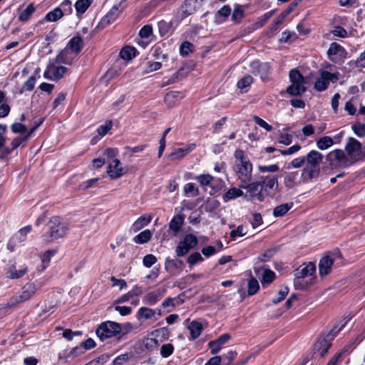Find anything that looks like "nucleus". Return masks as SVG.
Returning a JSON list of instances; mask_svg holds the SVG:
<instances>
[{"instance_id":"c9c22d12","label":"nucleus","mask_w":365,"mask_h":365,"mask_svg":"<svg viewBox=\"0 0 365 365\" xmlns=\"http://www.w3.org/2000/svg\"><path fill=\"white\" fill-rule=\"evenodd\" d=\"M304 83H292L287 88L286 92L291 96H299L306 91Z\"/></svg>"},{"instance_id":"5701e85b","label":"nucleus","mask_w":365,"mask_h":365,"mask_svg":"<svg viewBox=\"0 0 365 365\" xmlns=\"http://www.w3.org/2000/svg\"><path fill=\"white\" fill-rule=\"evenodd\" d=\"M315 282V277H311L308 279L299 278L294 276V287L296 290H307L311 287Z\"/></svg>"},{"instance_id":"5fc2aeb1","label":"nucleus","mask_w":365,"mask_h":365,"mask_svg":"<svg viewBox=\"0 0 365 365\" xmlns=\"http://www.w3.org/2000/svg\"><path fill=\"white\" fill-rule=\"evenodd\" d=\"M276 278V274L274 271L266 269L264 270L262 277V284L264 287L266 284H271Z\"/></svg>"},{"instance_id":"c756f323","label":"nucleus","mask_w":365,"mask_h":365,"mask_svg":"<svg viewBox=\"0 0 365 365\" xmlns=\"http://www.w3.org/2000/svg\"><path fill=\"white\" fill-rule=\"evenodd\" d=\"M184 266V263L182 260L178 259H170V257H166L165 261V268L168 272H173L175 270H181L182 269Z\"/></svg>"},{"instance_id":"dca6fc26","label":"nucleus","mask_w":365,"mask_h":365,"mask_svg":"<svg viewBox=\"0 0 365 365\" xmlns=\"http://www.w3.org/2000/svg\"><path fill=\"white\" fill-rule=\"evenodd\" d=\"M200 6V0H185L181 5L182 18L185 19L194 14Z\"/></svg>"},{"instance_id":"8fccbe9b","label":"nucleus","mask_w":365,"mask_h":365,"mask_svg":"<svg viewBox=\"0 0 365 365\" xmlns=\"http://www.w3.org/2000/svg\"><path fill=\"white\" fill-rule=\"evenodd\" d=\"M333 138L330 136H323L317 140V146L319 149L324 150L334 145Z\"/></svg>"},{"instance_id":"37998d69","label":"nucleus","mask_w":365,"mask_h":365,"mask_svg":"<svg viewBox=\"0 0 365 365\" xmlns=\"http://www.w3.org/2000/svg\"><path fill=\"white\" fill-rule=\"evenodd\" d=\"M36 9L34 5V3H30L26 9L21 11L19 14V20L20 21H27L31 17L32 14L35 12Z\"/></svg>"},{"instance_id":"f704fd0d","label":"nucleus","mask_w":365,"mask_h":365,"mask_svg":"<svg viewBox=\"0 0 365 365\" xmlns=\"http://www.w3.org/2000/svg\"><path fill=\"white\" fill-rule=\"evenodd\" d=\"M361 149V143L353 137H349L345 146V150L349 155Z\"/></svg>"},{"instance_id":"72a5a7b5","label":"nucleus","mask_w":365,"mask_h":365,"mask_svg":"<svg viewBox=\"0 0 365 365\" xmlns=\"http://www.w3.org/2000/svg\"><path fill=\"white\" fill-rule=\"evenodd\" d=\"M71 51L66 47L63 48L56 57L57 63L71 65L73 62V57L71 56Z\"/></svg>"},{"instance_id":"9d476101","label":"nucleus","mask_w":365,"mask_h":365,"mask_svg":"<svg viewBox=\"0 0 365 365\" xmlns=\"http://www.w3.org/2000/svg\"><path fill=\"white\" fill-rule=\"evenodd\" d=\"M250 68L255 75H259L263 82L269 80L270 64L268 62H260L259 60L253 61L250 63Z\"/></svg>"},{"instance_id":"680f3d73","label":"nucleus","mask_w":365,"mask_h":365,"mask_svg":"<svg viewBox=\"0 0 365 365\" xmlns=\"http://www.w3.org/2000/svg\"><path fill=\"white\" fill-rule=\"evenodd\" d=\"M184 192L185 195H190L192 197H196L199 195L200 191L197 187L193 182H188L184 185Z\"/></svg>"},{"instance_id":"79ce46f5","label":"nucleus","mask_w":365,"mask_h":365,"mask_svg":"<svg viewBox=\"0 0 365 365\" xmlns=\"http://www.w3.org/2000/svg\"><path fill=\"white\" fill-rule=\"evenodd\" d=\"M180 297H167L165 299V300L162 302L161 307L163 308H168L167 310L168 312H170L175 310L177 305H179L180 303L179 302Z\"/></svg>"},{"instance_id":"bf43d9fd","label":"nucleus","mask_w":365,"mask_h":365,"mask_svg":"<svg viewBox=\"0 0 365 365\" xmlns=\"http://www.w3.org/2000/svg\"><path fill=\"white\" fill-rule=\"evenodd\" d=\"M195 46L190 41H183L180 46V54L182 56H187L194 51Z\"/></svg>"},{"instance_id":"49530a36","label":"nucleus","mask_w":365,"mask_h":365,"mask_svg":"<svg viewBox=\"0 0 365 365\" xmlns=\"http://www.w3.org/2000/svg\"><path fill=\"white\" fill-rule=\"evenodd\" d=\"M93 1V0H77L74 5L77 15L84 14Z\"/></svg>"},{"instance_id":"4d7b16f0","label":"nucleus","mask_w":365,"mask_h":365,"mask_svg":"<svg viewBox=\"0 0 365 365\" xmlns=\"http://www.w3.org/2000/svg\"><path fill=\"white\" fill-rule=\"evenodd\" d=\"M56 253V250H48L40 255L43 264V269L48 266L51 257H53Z\"/></svg>"},{"instance_id":"f8f14e48","label":"nucleus","mask_w":365,"mask_h":365,"mask_svg":"<svg viewBox=\"0 0 365 365\" xmlns=\"http://www.w3.org/2000/svg\"><path fill=\"white\" fill-rule=\"evenodd\" d=\"M331 341L325 333L322 334L313 346L314 354L319 353L321 357H324L331 348Z\"/></svg>"},{"instance_id":"de8ad7c7","label":"nucleus","mask_w":365,"mask_h":365,"mask_svg":"<svg viewBox=\"0 0 365 365\" xmlns=\"http://www.w3.org/2000/svg\"><path fill=\"white\" fill-rule=\"evenodd\" d=\"M51 69L53 70V81H58L61 79L64 74L68 71V68L63 66H56L53 63L51 62Z\"/></svg>"},{"instance_id":"1a4fd4ad","label":"nucleus","mask_w":365,"mask_h":365,"mask_svg":"<svg viewBox=\"0 0 365 365\" xmlns=\"http://www.w3.org/2000/svg\"><path fill=\"white\" fill-rule=\"evenodd\" d=\"M29 139L26 134L14 138L11 141L10 146L4 148L1 152L0 159L4 160L7 158L19 147L25 148Z\"/></svg>"},{"instance_id":"a19ab883","label":"nucleus","mask_w":365,"mask_h":365,"mask_svg":"<svg viewBox=\"0 0 365 365\" xmlns=\"http://www.w3.org/2000/svg\"><path fill=\"white\" fill-rule=\"evenodd\" d=\"M155 309H153L151 308H148L146 307H142L138 309V311L136 314V318L138 320H140L142 319H151L153 317H155Z\"/></svg>"},{"instance_id":"e433bc0d","label":"nucleus","mask_w":365,"mask_h":365,"mask_svg":"<svg viewBox=\"0 0 365 365\" xmlns=\"http://www.w3.org/2000/svg\"><path fill=\"white\" fill-rule=\"evenodd\" d=\"M242 188L239 187H231L222 195V200L224 202H227L231 200L236 199L237 197H241L244 195L241 190Z\"/></svg>"},{"instance_id":"7c9ffc66","label":"nucleus","mask_w":365,"mask_h":365,"mask_svg":"<svg viewBox=\"0 0 365 365\" xmlns=\"http://www.w3.org/2000/svg\"><path fill=\"white\" fill-rule=\"evenodd\" d=\"M62 17H63L62 11H61L60 9H58V7H56L53 10L50 11L49 12H48L46 14V16L43 17V19L40 20L38 22V24H43L45 21L55 22V21L59 20Z\"/></svg>"},{"instance_id":"c03bdc74","label":"nucleus","mask_w":365,"mask_h":365,"mask_svg":"<svg viewBox=\"0 0 365 365\" xmlns=\"http://www.w3.org/2000/svg\"><path fill=\"white\" fill-rule=\"evenodd\" d=\"M152 237V232L150 230H145L135 235L133 240L137 244H145L150 240Z\"/></svg>"},{"instance_id":"39448f33","label":"nucleus","mask_w":365,"mask_h":365,"mask_svg":"<svg viewBox=\"0 0 365 365\" xmlns=\"http://www.w3.org/2000/svg\"><path fill=\"white\" fill-rule=\"evenodd\" d=\"M339 76L338 72L331 73L328 71H321L320 76L314 82V88L319 92L327 90L330 82L335 83L339 81Z\"/></svg>"},{"instance_id":"aec40b11","label":"nucleus","mask_w":365,"mask_h":365,"mask_svg":"<svg viewBox=\"0 0 365 365\" xmlns=\"http://www.w3.org/2000/svg\"><path fill=\"white\" fill-rule=\"evenodd\" d=\"M166 289H157L154 291L148 292L143 298V301L146 304L155 305L165 294Z\"/></svg>"},{"instance_id":"ea45409f","label":"nucleus","mask_w":365,"mask_h":365,"mask_svg":"<svg viewBox=\"0 0 365 365\" xmlns=\"http://www.w3.org/2000/svg\"><path fill=\"white\" fill-rule=\"evenodd\" d=\"M298 175V171L285 173L284 176V185L287 189H292L295 186Z\"/></svg>"},{"instance_id":"09e8293b","label":"nucleus","mask_w":365,"mask_h":365,"mask_svg":"<svg viewBox=\"0 0 365 365\" xmlns=\"http://www.w3.org/2000/svg\"><path fill=\"white\" fill-rule=\"evenodd\" d=\"M143 345L147 351L151 352L158 349L160 343L158 342V339H155L154 336L145 337L143 339Z\"/></svg>"},{"instance_id":"473e14b6","label":"nucleus","mask_w":365,"mask_h":365,"mask_svg":"<svg viewBox=\"0 0 365 365\" xmlns=\"http://www.w3.org/2000/svg\"><path fill=\"white\" fill-rule=\"evenodd\" d=\"M151 336H154L155 339H158V342H163L169 339L170 331L168 327H161L152 331L150 333Z\"/></svg>"},{"instance_id":"cd10ccee","label":"nucleus","mask_w":365,"mask_h":365,"mask_svg":"<svg viewBox=\"0 0 365 365\" xmlns=\"http://www.w3.org/2000/svg\"><path fill=\"white\" fill-rule=\"evenodd\" d=\"M152 220L150 215H143L139 217L132 225L131 229L136 232L147 226Z\"/></svg>"},{"instance_id":"603ef678","label":"nucleus","mask_w":365,"mask_h":365,"mask_svg":"<svg viewBox=\"0 0 365 365\" xmlns=\"http://www.w3.org/2000/svg\"><path fill=\"white\" fill-rule=\"evenodd\" d=\"M326 158L327 160L331 161L333 160H336L339 162L342 161L346 158L344 152L341 149H336L333 151L329 152Z\"/></svg>"},{"instance_id":"69168bd1","label":"nucleus","mask_w":365,"mask_h":365,"mask_svg":"<svg viewBox=\"0 0 365 365\" xmlns=\"http://www.w3.org/2000/svg\"><path fill=\"white\" fill-rule=\"evenodd\" d=\"M237 352L236 351L230 350L227 351V353L224 354L222 356H220L222 357V362L225 365H230L232 361L237 357Z\"/></svg>"},{"instance_id":"bb28decb","label":"nucleus","mask_w":365,"mask_h":365,"mask_svg":"<svg viewBox=\"0 0 365 365\" xmlns=\"http://www.w3.org/2000/svg\"><path fill=\"white\" fill-rule=\"evenodd\" d=\"M253 83V77L247 74L238 80L237 83V88L240 90L242 93H246L248 92Z\"/></svg>"},{"instance_id":"a18cd8bd","label":"nucleus","mask_w":365,"mask_h":365,"mask_svg":"<svg viewBox=\"0 0 365 365\" xmlns=\"http://www.w3.org/2000/svg\"><path fill=\"white\" fill-rule=\"evenodd\" d=\"M180 94V91H170L165 96L164 102L168 107H174L177 104Z\"/></svg>"},{"instance_id":"338daca9","label":"nucleus","mask_w":365,"mask_h":365,"mask_svg":"<svg viewBox=\"0 0 365 365\" xmlns=\"http://www.w3.org/2000/svg\"><path fill=\"white\" fill-rule=\"evenodd\" d=\"M174 350L175 347L173 344L168 343L162 345L160 353L162 357L168 358L173 354Z\"/></svg>"},{"instance_id":"9b49d317","label":"nucleus","mask_w":365,"mask_h":365,"mask_svg":"<svg viewBox=\"0 0 365 365\" xmlns=\"http://www.w3.org/2000/svg\"><path fill=\"white\" fill-rule=\"evenodd\" d=\"M237 175L240 183H246L252 180V164L250 160L243 161L237 164Z\"/></svg>"},{"instance_id":"a878e982","label":"nucleus","mask_w":365,"mask_h":365,"mask_svg":"<svg viewBox=\"0 0 365 365\" xmlns=\"http://www.w3.org/2000/svg\"><path fill=\"white\" fill-rule=\"evenodd\" d=\"M351 318L352 317L348 316L347 317H345L342 320L339 321L331 329L329 332L325 334V335L331 341H333L336 334L345 327V325Z\"/></svg>"},{"instance_id":"20e7f679","label":"nucleus","mask_w":365,"mask_h":365,"mask_svg":"<svg viewBox=\"0 0 365 365\" xmlns=\"http://www.w3.org/2000/svg\"><path fill=\"white\" fill-rule=\"evenodd\" d=\"M37 289L34 283L28 282L22 288L19 295L11 297L5 305L6 309H11L19 304L29 300L36 293Z\"/></svg>"},{"instance_id":"4468645a","label":"nucleus","mask_w":365,"mask_h":365,"mask_svg":"<svg viewBox=\"0 0 365 365\" xmlns=\"http://www.w3.org/2000/svg\"><path fill=\"white\" fill-rule=\"evenodd\" d=\"M112 163H110L108 167L106 172L108 176L112 180H116L122 177L125 173L121 166V163L118 159L115 158L112 159Z\"/></svg>"},{"instance_id":"58836bf2","label":"nucleus","mask_w":365,"mask_h":365,"mask_svg":"<svg viewBox=\"0 0 365 365\" xmlns=\"http://www.w3.org/2000/svg\"><path fill=\"white\" fill-rule=\"evenodd\" d=\"M184 223V217L181 215H175L169 223V228L175 233L180 231L182 226Z\"/></svg>"},{"instance_id":"f03ea898","label":"nucleus","mask_w":365,"mask_h":365,"mask_svg":"<svg viewBox=\"0 0 365 365\" xmlns=\"http://www.w3.org/2000/svg\"><path fill=\"white\" fill-rule=\"evenodd\" d=\"M68 230V225L61 217L53 216L46 222V230L41 238L44 242L51 243L64 237Z\"/></svg>"},{"instance_id":"6ab92c4d","label":"nucleus","mask_w":365,"mask_h":365,"mask_svg":"<svg viewBox=\"0 0 365 365\" xmlns=\"http://www.w3.org/2000/svg\"><path fill=\"white\" fill-rule=\"evenodd\" d=\"M316 272V266L314 262H309L307 264H303L300 267L294 271V276L299 278H306L312 277Z\"/></svg>"},{"instance_id":"e2e57ef3","label":"nucleus","mask_w":365,"mask_h":365,"mask_svg":"<svg viewBox=\"0 0 365 365\" xmlns=\"http://www.w3.org/2000/svg\"><path fill=\"white\" fill-rule=\"evenodd\" d=\"M112 127L113 121L111 120H107L103 125H101L97 128L96 131L100 136L103 137L108 133Z\"/></svg>"},{"instance_id":"7ed1b4c3","label":"nucleus","mask_w":365,"mask_h":365,"mask_svg":"<svg viewBox=\"0 0 365 365\" xmlns=\"http://www.w3.org/2000/svg\"><path fill=\"white\" fill-rule=\"evenodd\" d=\"M122 327L121 324L113 322L106 321L101 322L96 329V334L101 341H104L108 339L118 336L121 334Z\"/></svg>"},{"instance_id":"4c0bfd02","label":"nucleus","mask_w":365,"mask_h":365,"mask_svg":"<svg viewBox=\"0 0 365 365\" xmlns=\"http://www.w3.org/2000/svg\"><path fill=\"white\" fill-rule=\"evenodd\" d=\"M292 202L281 204L275 207L273 210V215L275 217H279L285 215L293 207Z\"/></svg>"},{"instance_id":"0eeeda50","label":"nucleus","mask_w":365,"mask_h":365,"mask_svg":"<svg viewBox=\"0 0 365 365\" xmlns=\"http://www.w3.org/2000/svg\"><path fill=\"white\" fill-rule=\"evenodd\" d=\"M262 190L267 197H274L279 190L278 175H262L259 177Z\"/></svg>"},{"instance_id":"774afa93","label":"nucleus","mask_w":365,"mask_h":365,"mask_svg":"<svg viewBox=\"0 0 365 365\" xmlns=\"http://www.w3.org/2000/svg\"><path fill=\"white\" fill-rule=\"evenodd\" d=\"M351 129L359 138L365 137V123H356L352 125Z\"/></svg>"},{"instance_id":"864d4df0","label":"nucleus","mask_w":365,"mask_h":365,"mask_svg":"<svg viewBox=\"0 0 365 365\" xmlns=\"http://www.w3.org/2000/svg\"><path fill=\"white\" fill-rule=\"evenodd\" d=\"M182 243L185 244L190 250H192L197 246L198 240L194 234L189 233L183 237Z\"/></svg>"},{"instance_id":"423d86ee","label":"nucleus","mask_w":365,"mask_h":365,"mask_svg":"<svg viewBox=\"0 0 365 365\" xmlns=\"http://www.w3.org/2000/svg\"><path fill=\"white\" fill-rule=\"evenodd\" d=\"M123 1H125V0H122L118 4L113 5L107 14L101 18L97 25L98 29H105L113 23L122 14L125 9V6H121Z\"/></svg>"},{"instance_id":"c85d7f7f","label":"nucleus","mask_w":365,"mask_h":365,"mask_svg":"<svg viewBox=\"0 0 365 365\" xmlns=\"http://www.w3.org/2000/svg\"><path fill=\"white\" fill-rule=\"evenodd\" d=\"M273 14H274V11H269L264 14L258 19L257 21H256L253 25H252L251 26H249L247 28V29H248L247 33L253 32L255 30L263 27L266 24V23L268 21V20L272 16Z\"/></svg>"},{"instance_id":"a211bd4d","label":"nucleus","mask_w":365,"mask_h":365,"mask_svg":"<svg viewBox=\"0 0 365 365\" xmlns=\"http://www.w3.org/2000/svg\"><path fill=\"white\" fill-rule=\"evenodd\" d=\"M196 146L195 143H190L185 148H176L169 154L168 158L172 160H180L195 150Z\"/></svg>"},{"instance_id":"6e6552de","label":"nucleus","mask_w":365,"mask_h":365,"mask_svg":"<svg viewBox=\"0 0 365 365\" xmlns=\"http://www.w3.org/2000/svg\"><path fill=\"white\" fill-rule=\"evenodd\" d=\"M347 53V51L336 42H332L327 52L329 59L334 63H344Z\"/></svg>"},{"instance_id":"052dcab7","label":"nucleus","mask_w":365,"mask_h":365,"mask_svg":"<svg viewBox=\"0 0 365 365\" xmlns=\"http://www.w3.org/2000/svg\"><path fill=\"white\" fill-rule=\"evenodd\" d=\"M11 130L14 134H21V135H24L27 134V127L26 125L15 122L11 125Z\"/></svg>"},{"instance_id":"ddd939ff","label":"nucleus","mask_w":365,"mask_h":365,"mask_svg":"<svg viewBox=\"0 0 365 365\" xmlns=\"http://www.w3.org/2000/svg\"><path fill=\"white\" fill-rule=\"evenodd\" d=\"M118 155V150L116 148H107L103 152V158H98L93 160V165L95 169L102 168L106 162L110 161Z\"/></svg>"},{"instance_id":"2eb2a0df","label":"nucleus","mask_w":365,"mask_h":365,"mask_svg":"<svg viewBox=\"0 0 365 365\" xmlns=\"http://www.w3.org/2000/svg\"><path fill=\"white\" fill-rule=\"evenodd\" d=\"M81 354H83L82 348L78 345L71 349H67L59 352L58 359L63 363H68Z\"/></svg>"},{"instance_id":"3c124183","label":"nucleus","mask_w":365,"mask_h":365,"mask_svg":"<svg viewBox=\"0 0 365 365\" xmlns=\"http://www.w3.org/2000/svg\"><path fill=\"white\" fill-rule=\"evenodd\" d=\"M289 77L292 83H305L304 76L296 68H293L289 71Z\"/></svg>"},{"instance_id":"4be33fe9","label":"nucleus","mask_w":365,"mask_h":365,"mask_svg":"<svg viewBox=\"0 0 365 365\" xmlns=\"http://www.w3.org/2000/svg\"><path fill=\"white\" fill-rule=\"evenodd\" d=\"M334 263V259L325 255L319 263V272L321 276L327 275L330 273L332 265Z\"/></svg>"},{"instance_id":"f257e3e1","label":"nucleus","mask_w":365,"mask_h":365,"mask_svg":"<svg viewBox=\"0 0 365 365\" xmlns=\"http://www.w3.org/2000/svg\"><path fill=\"white\" fill-rule=\"evenodd\" d=\"M306 168L302 170L301 178L304 182L317 180L320 174V164L323 160V155L315 150H312L304 155Z\"/></svg>"},{"instance_id":"f3484780","label":"nucleus","mask_w":365,"mask_h":365,"mask_svg":"<svg viewBox=\"0 0 365 365\" xmlns=\"http://www.w3.org/2000/svg\"><path fill=\"white\" fill-rule=\"evenodd\" d=\"M66 47L76 56L81 52L84 47L83 39L77 34L68 41Z\"/></svg>"},{"instance_id":"13d9d810","label":"nucleus","mask_w":365,"mask_h":365,"mask_svg":"<svg viewBox=\"0 0 365 365\" xmlns=\"http://www.w3.org/2000/svg\"><path fill=\"white\" fill-rule=\"evenodd\" d=\"M28 272L27 267L16 270L14 267H10L7 275L9 279H19L26 274Z\"/></svg>"},{"instance_id":"412c9836","label":"nucleus","mask_w":365,"mask_h":365,"mask_svg":"<svg viewBox=\"0 0 365 365\" xmlns=\"http://www.w3.org/2000/svg\"><path fill=\"white\" fill-rule=\"evenodd\" d=\"M159 35L161 37H168L174 31L173 23L172 21H166L162 19L158 22Z\"/></svg>"},{"instance_id":"2f4dec72","label":"nucleus","mask_w":365,"mask_h":365,"mask_svg":"<svg viewBox=\"0 0 365 365\" xmlns=\"http://www.w3.org/2000/svg\"><path fill=\"white\" fill-rule=\"evenodd\" d=\"M190 332V339L195 340L197 339L203 331V327L201 322L194 320L188 326Z\"/></svg>"},{"instance_id":"0e129e2a","label":"nucleus","mask_w":365,"mask_h":365,"mask_svg":"<svg viewBox=\"0 0 365 365\" xmlns=\"http://www.w3.org/2000/svg\"><path fill=\"white\" fill-rule=\"evenodd\" d=\"M36 78L34 76H31L22 86L19 93H23L24 91H31L34 90L36 84Z\"/></svg>"},{"instance_id":"6e6d98bb","label":"nucleus","mask_w":365,"mask_h":365,"mask_svg":"<svg viewBox=\"0 0 365 365\" xmlns=\"http://www.w3.org/2000/svg\"><path fill=\"white\" fill-rule=\"evenodd\" d=\"M259 289V284L257 279L254 277L251 276L250 279L248 280V289H247V294L248 296H253L257 293Z\"/></svg>"},{"instance_id":"393cba45","label":"nucleus","mask_w":365,"mask_h":365,"mask_svg":"<svg viewBox=\"0 0 365 365\" xmlns=\"http://www.w3.org/2000/svg\"><path fill=\"white\" fill-rule=\"evenodd\" d=\"M138 54V51L134 46H125L120 49L119 52L120 58L123 60L128 61L132 60Z\"/></svg>"},{"instance_id":"b1692460","label":"nucleus","mask_w":365,"mask_h":365,"mask_svg":"<svg viewBox=\"0 0 365 365\" xmlns=\"http://www.w3.org/2000/svg\"><path fill=\"white\" fill-rule=\"evenodd\" d=\"M240 188L247 189L249 196L253 197V195L262 190V185L260 179L255 182H246V183H240L239 185Z\"/></svg>"}]
</instances>
